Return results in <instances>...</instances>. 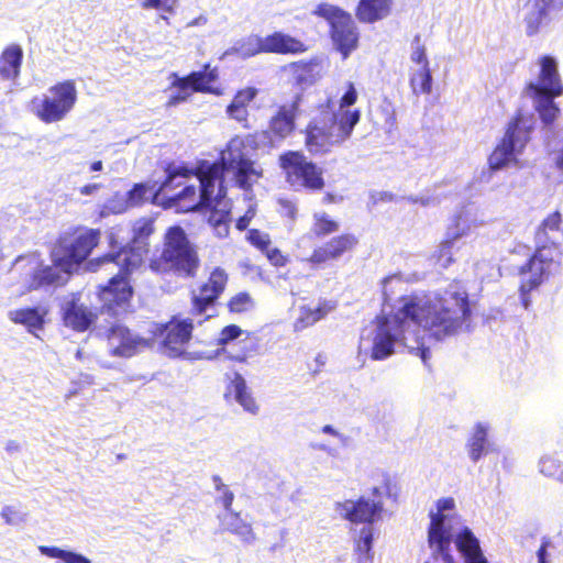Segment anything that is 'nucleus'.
Masks as SVG:
<instances>
[{
  "label": "nucleus",
  "mask_w": 563,
  "mask_h": 563,
  "mask_svg": "<svg viewBox=\"0 0 563 563\" xmlns=\"http://www.w3.org/2000/svg\"><path fill=\"white\" fill-rule=\"evenodd\" d=\"M251 148L241 137H233L221 152L220 162L210 163L202 161L198 165V178L200 194L197 195L196 186H186L181 197L186 200L183 208L192 209L198 205L212 206V212L208 217V224L216 236L227 238L231 222V202L225 198L223 187L224 173H231L239 187L247 189L260 177L250 157Z\"/></svg>",
  "instance_id": "obj_1"
},
{
  "label": "nucleus",
  "mask_w": 563,
  "mask_h": 563,
  "mask_svg": "<svg viewBox=\"0 0 563 563\" xmlns=\"http://www.w3.org/2000/svg\"><path fill=\"white\" fill-rule=\"evenodd\" d=\"M399 301L401 306L394 312L393 320L389 319V355L393 344L404 340L409 323L440 341L457 334L472 314L466 291L445 290L433 297L411 294L400 297Z\"/></svg>",
  "instance_id": "obj_2"
},
{
  "label": "nucleus",
  "mask_w": 563,
  "mask_h": 563,
  "mask_svg": "<svg viewBox=\"0 0 563 563\" xmlns=\"http://www.w3.org/2000/svg\"><path fill=\"white\" fill-rule=\"evenodd\" d=\"M99 231L89 229L77 233L71 240L63 239L52 251V265H44L37 253L19 256L12 266L21 275L27 290L59 287L69 278L73 269L84 262L98 244Z\"/></svg>",
  "instance_id": "obj_3"
},
{
  "label": "nucleus",
  "mask_w": 563,
  "mask_h": 563,
  "mask_svg": "<svg viewBox=\"0 0 563 563\" xmlns=\"http://www.w3.org/2000/svg\"><path fill=\"white\" fill-rule=\"evenodd\" d=\"M154 232L153 220L139 219L132 228V240L126 246H121L114 239V233L110 234V245L112 251L102 257V263L113 264L119 267L114 275L100 290V299L103 308L113 316L125 313L130 307L132 297V287L128 276L137 269L148 252V239Z\"/></svg>",
  "instance_id": "obj_4"
},
{
  "label": "nucleus",
  "mask_w": 563,
  "mask_h": 563,
  "mask_svg": "<svg viewBox=\"0 0 563 563\" xmlns=\"http://www.w3.org/2000/svg\"><path fill=\"white\" fill-rule=\"evenodd\" d=\"M562 222L561 213L548 214L536 230L537 247L530 258L519 267L522 277L519 285L520 299L527 309L530 305V292L539 288L560 269L561 252L559 244L550 240L549 232L559 231Z\"/></svg>",
  "instance_id": "obj_5"
},
{
  "label": "nucleus",
  "mask_w": 563,
  "mask_h": 563,
  "mask_svg": "<svg viewBox=\"0 0 563 563\" xmlns=\"http://www.w3.org/2000/svg\"><path fill=\"white\" fill-rule=\"evenodd\" d=\"M357 92L352 82L339 101L338 108L329 100L328 108L321 122H312L307 128L306 145L313 154L325 153L333 145H340L352 134L358 123L361 113L350 109L356 102Z\"/></svg>",
  "instance_id": "obj_6"
},
{
  "label": "nucleus",
  "mask_w": 563,
  "mask_h": 563,
  "mask_svg": "<svg viewBox=\"0 0 563 563\" xmlns=\"http://www.w3.org/2000/svg\"><path fill=\"white\" fill-rule=\"evenodd\" d=\"M383 503L369 497H360L357 500L346 499L335 504V512L352 523H364L355 537V552L357 563L369 559L374 538V522L380 517Z\"/></svg>",
  "instance_id": "obj_7"
},
{
  "label": "nucleus",
  "mask_w": 563,
  "mask_h": 563,
  "mask_svg": "<svg viewBox=\"0 0 563 563\" xmlns=\"http://www.w3.org/2000/svg\"><path fill=\"white\" fill-rule=\"evenodd\" d=\"M153 272L175 271L178 275L191 277L199 267V257L186 232L180 227H172L165 234V245L159 261H152Z\"/></svg>",
  "instance_id": "obj_8"
},
{
  "label": "nucleus",
  "mask_w": 563,
  "mask_h": 563,
  "mask_svg": "<svg viewBox=\"0 0 563 563\" xmlns=\"http://www.w3.org/2000/svg\"><path fill=\"white\" fill-rule=\"evenodd\" d=\"M533 130V119L522 112H517L508 122L505 134L489 155L492 169H500L508 165L515 155L522 152Z\"/></svg>",
  "instance_id": "obj_9"
},
{
  "label": "nucleus",
  "mask_w": 563,
  "mask_h": 563,
  "mask_svg": "<svg viewBox=\"0 0 563 563\" xmlns=\"http://www.w3.org/2000/svg\"><path fill=\"white\" fill-rule=\"evenodd\" d=\"M77 101L75 81L65 80L48 88L41 97L32 102L33 113L44 123H55L64 120L74 109Z\"/></svg>",
  "instance_id": "obj_10"
},
{
  "label": "nucleus",
  "mask_w": 563,
  "mask_h": 563,
  "mask_svg": "<svg viewBox=\"0 0 563 563\" xmlns=\"http://www.w3.org/2000/svg\"><path fill=\"white\" fill-rule=\"evenodd\" d=\"M437 510L430 511V523L428 527V544L433 558H441L444 563H456L452 553V543L459 534L453 533L452 528L446 523L445 510H453L455 501L452 497L440 498L435 503Z\"/></svg>",
  "instance_id": "obj_11"
},
{
  "label": "nucleus",
  "mask_w": 563,
  "mask_h": 563,
  "mask_svg": "<svg viewBox=\"0 0 563 563\" xmlns=\"http://www.w3.org/2000/svg\"><path fill=\"white\" fill-rule=\"evenodd\" d=\"M312 13L329 23L331 38L343 58H346L358 42V33L351 14L330 3L318 4Z\"/></svg>",
  "instance_id": "obj_12"
},
{
  "label": "nucleus",
  "mask_w": 563,
  "mask_h": 563,
  "mask_svg": "<svg viewBox=\"0 0 563 563\" xmlns=\"http://www.w3.org/2000/svg\"><path fill=\"white\" fill-rule=\"evenodd\" d=\"M280 165L287 174V180L296 189L320 190L324 186L322 172L299 152H288L280 156Z\"/></svg>",
  "instance_id": "obj_13"
},
{
  "label": "nucleus",
  "mask_w": 563,
  "mask_h": 563,
  "mask_svg": "<svg viewBox=\"0 0 563 563\" xmlns=\"http://www.w3.org/2000/svg\"><path fill=\"white\" fill-rule=\"evenodd\" d=\"M197 178H198V169L196 170L195 175H192V173L190 170H188L187 168L169 167L167 169V177H166L165 181L159 186V188L155 191V196H158L161 194H168L169 190L183 186V189L179 192H176V194L169 196L170 206L177 207L183 212L207 209L209 212V214H208V217H209L212 212V206L201 203L192 209H184L183 208V206L189 201V199L185 200L180 196L186 186L195 185L197 195L200 194L199 183L197 181Z\"/></svg>",
  "instance_id": "obj_14"
},
{
  "label": "nucleus",
  "mask_w": 563,
  "mask_h": 563,
  "mask_svg": "<svg viewBox=\"0 0 563 563\" xmlns=\"http://www.w3.org/2000/svg\"><path fill=\"white\" fill-rule=\"evenodd\" d=\"M358 354H369L373 360L387 357V316L384 311L365 325L361 332Z\"/></svg>",
  "instance_id": "obj_15"
},
{
  "label": "nucleus",
  "mask_w": 563,
  "mask_h": 563,
  "mask_svg": "<svg viewBox=\"0 0 563 563\" xmlns=\"http://www.w3.org/2000/svg\"><path fill=\"white\" fill-rule=\"evenodd\" d=\"M539 65L538 80L530 82L527 89L533 97H560L563 93V82L556 60L552 56L544 55L540 57Z\"/></svg>",
  "instance_id": "obj_16"
},
{
  "label": "nucleus",
  "mask_w": 563,
  "mask_h": 563,
  "mask_svg": "<svg viewBox=\"0 0 563 563\" xmlns=\"http://www.w3.org/2000/svg\"><path fill=\"white\" fill-rule=\"evenodd\" d=\"M228 282V275L221 268H216L209 277V280L199 288L198 294L192 296V312L205 314L211 318L214 312V302L222 294Z\"/></svg>",
  "instance_id": "obj_17"
},
{
  "label": "nucleus",
  "mask_w": 563,
  "mask_h": 563,
  "mask_svg": "<svg viewBox=\"0 0 563 563\" xmlns=\"http://www.w3.org/2000/svg\"><path fill=\"white\" fill-rule=\"evenodd\" d=\"M217 78V69H211L209 65H206L202 71H192L186 77H176L173 81V86L178 88L179 92L169 98L168 106H176L185 101L189 96V88L195 91L212 92L210 84Z\"/></svg>",
  "instance_id": "obj_18"
},
{
  "label": "nucleus",
  "mask_w": 563,
  "mask_h": 563,
  "mask_svg": "<svg viewBox=\"0 0 563 563\" xmlns=\"http://www.w3.org/2000/svg\"><path fill=\"white\" fill-rule=\"evenodd\" d=\"M194 328L192 320L185 319L181 321H172L164 325L162 334H164L163 347L164 352L170 357H178L185 353V344L191 338Z\"/></svg>",
  "instance_id": "obj_19"
},
{
  "label": "nucleus",
  "mask_w": 563,
  "mask_h": 563,
  "mask_svg": "<svg viewBox=\"0 0 563 563\" xmlns=\"http://www.w3.org/2000/svg\"><path fill=\"white\" fill-rule=\"evenodd\" d=\"M109 352L114 356L131 357L140 346L145 344V340L131 333V331L121 324H114L108 330L107 334Z\"/></svg>",
  "instance_id": "obj_20"
},
{
  "label": "nucleus",
  "mask_w": 563,
  "mask_h": 563,
  "mask_svg": "<svg viewBox=\"0 0 563 563\" xmlns=\"http://www.w3.org/2000/svg\"><path fill=\"white\" fill-rule=\"evenodd\" d=\"M62 312L65 325L79 332L86 331L96 319V314L80 303L79 296L75 294L64 299Z\"/></svg>",
  "instance_id": "obj_21"
},
{
  "label": "nucleus",
  "mask_w": 563,
  "mask_h": 563,
  "mask_svg": "<svg viewBox=\"0 0 563 563\" xmlns=\"http://www.w3.org/2000/svg\"><path fill=\"white\" fill-rule=\"evenodd\" d=\"M455 547L464 559V563H488L482 551L479 540L468 527L459 530Z\"/></svg>",
  "instance_id": "obj_22"
},
{
  "label": "nucleus",
  "mask_w": 563,
  "mask_h": 563,
  "mask_svg": "<svg viewBox=\"0 0 563 563\" xmlns=\"http://www.w3.org/2000/svg\"><path fill=\"white\" fill-rule=\"evenodd\" d=\"M230 383L227 386L225 398H233L245 411L256 415L258 406L247 388L246 382L240 373L228 376Z\"/></svg>",
  "instance_id": "obj_23"
},
{
  "label": "nucleus",
  "mask_w": 563,
  "mask_h": 563,
  "mask_svg": "<svg viewBox=\"0 0 563 563\" xmlns=\"http://www.w3.org/2000/svg\"><path fill=\"white\" fill-rule=\"evenodd\" d=\"M335 305L329 301L319 302L317 306L302 305L298 308V316L294 322V330L300 332L321 319H323L329 312L334 310Z\"/></svg>",
  "instance_id": "obj_24"
},
{
  "label": "nucleus",
  "mask_w": 563,
  "mask_h": 563,
  "mask_svg": "<svg viewBox=\"0 0 563 563\" xmlns=\"http://www.w3.org/2000/svg\"><path fill=\"white\" fill-rule=\"evenodd\" d=\"M297 111L298 100L280 107L276 115L271 119L269 130L277 139L284 140L291 134L295 129Z\"/></svg>",
  "instance_id": "obj_25"
},
{
  "label": "nucleus",
  "mask_w": 563,
  "mask_h": 563,
  "mask_svg": "<svg viewBox=\"0 0 563 563\" xmlns=\"http://www.w3.org/2000/svg\"><path fill=\"white\" fill-rule=\"evenodd\" d=\"M265 53L298 54L303 53L307 47L296 37L283 32H275L264 37Z\"/></svg>",
  "instance_id": "obj_26"
},
{
  "label": "nucleus",
  "mask_w": 563,
  "mask_h": 563,
  "mask_svg": "<svg viewBox=\"0 0 563 563\" xmlns=\"http://www.w3.org/2000/svg\"><path fill=\"white\" fill-rule=\"evenodd\" d=\"M356 240L353 235H341L332 239L324 246L314 250L310 261L316 264L324 263L339 257L344 251L354 246Z\"/></svg>",
  "instance_id": "obj_27"
},
{
  "label": "nucleus",
  "mask_w": 563,
  "mask_h": 563,
  "mask_svg": "<svg viewBox=\"0 0 563 563\" xmlns=\"http://www.w3.org/2000/svg\"><path fill=\"white\" fill-rule=\"evenodd\" d=\"M221 527L235 534L242 542L252 544L256 541V534L252 525L241 518L239 512L229 511L220 517Z\"/></svg>",
  "instance_id": "obj_28"
},
{
  "label": "nucleus",
  "mask_w": 563,
  "mask_h": 563,
  "mask_svg": "<svg viewBox=\"0 0 563 563\" xmlns=\"http://www.w3.org/2000/svg\"><path fill=\"white\" fill-rule=\"evenodd\" d=\"M46 310L40 307L13 309L8 312L10 321L24 325L30 333L43 329Z\"/></svg>",
  "instance_id": "obj_29"
},
{
  "label": "nucleus",
  "mask_w": 563,
  "mask_h": 563,
  "mask_svg": "<svg viewBox=\"0 0 563 563\" xmlns=\"http://www.w3.org/2000/svg\"><path fill=\"white\" fill-rule=\"evenodd\" d=\"M22 58L23 51L19 45L8 46L0 55V77L4 80L18 78Z\"/></svg>",
  "instance_id": "obj_30"
},
{
  "label": "nucleus",
  "mask_w": 563,
  "mask_h": 563,
  "mask_svg": "<svg viewBox=\"0 0 563 563\" xmlns=\"http://www.w3.org/2000/svg\"><path fill=\"white\" fill-rule=\"evenodd\" d=\"M260 53H265L264 37L251 34L234 43L227 54H236L242 58H249Z\"/></svg>",
  "instance_id": "obj_31"
},
{
  "label": "nucleus",
  "mask_w": 563,
  "mask_h": 563,
  "mask_svg": "<svg viewBox=\"0 0 563 563\" xmlns=\"http://www.w3.org/2000/svg\"><path fill=\"white\" fill-rule=\"evenodd\" d=\"M387 9V0H361L356 15L362 22H374L380 19Z\"/></svg>",
  "instance_id": "obj_32"
},
{
  "label": "nucleus",
  "mask_w": 563,
  "mask_h": 563,
  "mask_svg": "<svg viewBox=\"0 0 563 563\" xmlns=\"http://www.w3.org/2000/svg\"><path fill=\"white\" fill-rule=\"evenodd\" d=\"M318 66V63L310 60L292 63L289 68L298 84L310 85L316 80Z\"/></svg>",
  "instance_id": "obj_33"
},
{
  "label": "nucleus",
  "mask_w": 563,
  "mask_h": 563,
  "mask_svg": "<svg viewBox=\"0 0 563 563\" xmlns=\"http://www.w3.org/2000/svg\"><path fill=\"white\" fill-rule=\"evenodd\" d=\"M43 555L54 559H60L64 563H92L91 560L80 553L59 549L57 547H38Z\"/></svg>",
  "instance_id": "obj_34"
},
{
  "label": "nucleus",
  "mask_w": 563,
  "mask_h": 563,
  "mask_svg": "<svg viewBox=\"0 0 563 563\" xmlns=\"http://www.w3.org/2000/svg\"><path fill=\"white\" fill-rule=\"evenodd\" d=\"M538 101L536 110L538 111L541 121L545 125H551L558 119L560 109L555 104L554 99L550 97H534Z\"/></svg>",
  "instance_id": "obj_35"
},
{
  "label": "nucleus",
  "mask_w": 563,
  "mask_h": 563,
  "mask_svg": "<svg viewBox=\"0 0 563 563\" xmlns=\"http://www.w3.org/2000/svg\"><path fill=\"white\" fill-rule=\"evenodd\" d=\"M410 86L416 95H428L432 88V75L429 67H421L410 77Z\"/></svg>",
  "instance_id": "obj_36"
},
{
  "label": "nucleus",
  "mask_w": 563,
  "mask_h": 563,
  "mask_svg": "<svg viewBox=\"0 0 563 563\" xmlns=\"http://www.w3.org/2000/svg\"><path fill=\"white\" fill-rule=\"evenodd\" d=\"M487 441V430L482 424H477L475 427L474 433L472 438L468 441L467 448H468V454L470 457L477 462L485 450V444Z\"/></svg>",
  "instance_id": "obj_37"
},
{
  "label": "nucleus",
  "mask_w": 563,
  "mask_h": 563,
  "mask_svg": "<svg viewBox=\"0 0 563 563\" xmlns=\"http://www.w3.org/2000/svg\"><path fill=\"white\" fill-rule=\"evenodd\" d=\"M548 18V13L532 4L531 10L525 15L523 19L527 35L531 37L539 34L542 26L547 23Z\"/></svg>",
  "instance_id": "obj_38"
},
{
  "label": "nucleus",
  "mask_w": 563,
  "mask_h": 563,
  "mask_svg": "<svg viewBox=\"0 0 563 563\" xmlns=\"http://www.w3.org/2000/svg\"><path fill=\"white\" fill-rule=\"evenodd\" d=\"M212 482L214 484V488L218 492V496L216 501L223 506L225 512L233 511L231 509L232 503L234 500V494L230 490V488L222 483L219 475L212 476Z\"/></svg>",
  "instance_id": "obj_39"
},
{
  "label": "nucleus",
  "mask_w": 563,
  "mask_h": 563,
  "mask_svg": "<svg viewBox=\"0 0 563 563\" xmlns=\"http://www.w3.org/2000/svg\"><path fill=\"white\" fill-rule=\"evenodd\" d=\"M540 472L548 477H555L560 482V474L563 472L559 460L552 456H544L539 462Z\"/></svg>",
  "instance_id": "obj_40"
},
{
  "label": "nucleus",
  "mask_w": 563,
  "mask_h": 563,
  "mask_svg": "<svg viewBox=\"0 0 563 563\" xmlns=\"http://www.w3.org/2000/svg\"><path fill=\"white\" fill-rule=\"evenodd\" d=\"M228 307L231 312L240 313L251 310L254 307V302L249 294L240 292L231 298Z\"/></svg>",
  "instance_id": "obj_41"
},
{
  "label": "nucleus",
  "mask_w": 563,
  "mask_h": 563,
  "mask_svg": "<svg viewBox=\"0 0 563 563\" xmlns=\"http://www.w3.org/2000/svg\"><path fill=\"white\" fill-rule=\"evenodd\" d=\"M460 234H454L450 238L444 239L439 245L438 258L442 261L443 267L451 265L454 260L452 257V249Z\"/></svg>",
  "instance_id": "obj_42"
},
{
  "label": "nucleus",
  "mask_w": 563,
  "mask_h": 563,
  "mask_svg": "<svg viewBox=\"0 0 563 563\" xmlns=\"http://www.w3.org/2000/svg\"><path fill=\"white\" fill-rule=\"evenodd\" d=\"M1 517L8 525L18 526L26 521V512L18 506H4L1 510Z\"/></svg>",
  "instance_id": "obj_43"
},
{
  "label": "nucleus",
  "mask_w": 563,
  "mask_h": 563,
  "mask_svg": "<svg viewBox=\"0 0 563 563\" xmlns=\"http://www.w3.org/2000/svg\"><path fill=\"white\" fill-rule=\"evenodd\" d=\"M338 230L336 222L330 220L325 214H316L314 233L317 235H325Z\"/></svg>",
  "instance_id": "obj_44"
},
{
  "label": "nucleus",
  "mask_w": 563,
  "mask_h": 563,
  "mask_svg": "<svg viewBox=\"0 0 563 563\" xmlns=\"http://www.w3.org/2000/svg\"><path fill=\"white\" fill-rule=\"evenodd\" d=\"M153 188H150L145 184H136L134 187L128 192V202L131 206H136L141 203L143 200H147L148 197L146 194L152 190Z\"/></svg>",
  "instance_id": "obj_45"
},
{
  "label": "nucleus",
  "mask_w": 563,
  "mask_h": 563,
  "mask_svg": "<svg viewBox=\"0 0 563 563\" xmlns=\"http://www.w3.org/2000/svg\"><path fill=\"white\" fill-rule=\"evenodd\" d=\"M257 89L245 88L236 92L230 104L247 108V104L256 97Z\"/></svg>",
  "instance_id": "obj_46"
},
{
  "label": "nucleus",
  "mask_w": 563,
  "mask_h": 563,
  "mask_svg": "<svg viewBox=\"0 0 563 563\" xmlns=\"http://www.w3.org/2000/svg\"><path fill=\"white\" fill-rule=\"evenodd\" d=\"M247 240L261 251L267 250L271 245L268 234L262 233L258 230H250L247 233Z\"/></svg>",
  "instance_id": "obj_47"
},
{
  "label": "nucleus",
  "mask_w": 563,
  "mask_h": 563,
  "mask_svg": "<svg viewBox=\"0 0 563 563\" xmlns=\"http://www.w3.org/2000/svg\"><path fill=\"white\" fill-rule=\"evenodd\" d=\"M531 3L549 15L562 10L563 8V0H531Z\"/></svg>",
  "instance_id": "obj_48"
},
{
  "label": "nucleus",
  "mask_w": 563,
  "mask_h": 563,
  "mask_svg": "<svg viewBox=\"0 0 563 563\" xmlns=\"http://www.w3.org/2000/svg\"><path fill=\"white\" fill-rule=\"evenodd\" d=\"M176 0H142L143 9H157L165 12H172Z\"/></svg>",
  "instance_id": "obj_49"
},
{
  "label": "nucleus",
  "mask_w": 563,
  "mask_h": 563,
  "mask_svg": "<svg viewBox=\"0 0 563 563\" xmlns=\"http://www.w3.org/2000/svg\"><path fill=\"white\" fill-rule=\"evenodd\" d=\"M416 43L418 44L411 54V59L416 64H419L421 67H429V60L426 54V48L423 45L419 44L420 37L416 36Z\"/></svg>",
  "instance_id": "obj_50"
},
{
  "label": "nucleus",
  "mask_w": 563,
  "mask_h": 563,
  "mask_svg": "<svg viewBox=\"0 0 563 563\" xmlns=\"http://www.w3.org/2000/svg\"><path fill=\"white\" fill-rule=\"evenodd\" d=\"M241 333H242V330L238 325H235V324L228 325L221 331L220 338H219V343L222 345L227 344L230 341L236 339Z\"/></svg>",
  "instance_id": "obj_51"
},
{
  "label": "nucleus",
  "mask_w": 563,
  "mask_h": 563,
  "mask_svg": "<svg viewBox=\"0 0 563 563\" xmlns=\"http://www.w3.org/2000/svg\"><path fill=\"white\" fill-rule=\"evenodd\" d=\"M227 113L231 119H234L238 122L245 123L247 121V108L229 104Z\"/></svg>",
  "instance_id": "obj_52"
},
{
  "label": "nucleus",
  "mask_w": 563,
  "mask_h": 563,
  "mask_svg": "<svg viewBox=\"0 0 563 563\" xmlns=\"http://www.w3.org/2000/svg\"><path fill=\"white\" fill-rule=\"evenodd\" d=\"M267 258L275 266H284L286 263L285 256L280 253L278 249H267L265 250Z\"/></svg>",
  "instance_id": "obj_53"
},
{
  "label": "nucleus",
  "mask_w": 563,
  "mask_h": 563,
  "mask_svg": "<svg viewBox=\"0 0 563 563\" xmlns=\"http://www.w3.org/2000/svg\"><path fill=\"white\" fill-rule=\"evenodd\" d=\"M551 545V540L549 538H543L540 544V548L537 551L538 563H548L547 554L548 549Z\"/></svg>",
  "instance_id": "obj_54"
},
{
  "label": "nucleus",
  "mask_w": 563,
  "mask_h": 563,
  "mask_svg": "<svg viewBox=\"0 0 563 563\" xmlns=\"http://www.w3.org/2000/svg\"><path fill=\"white\" fill-rule=\"evenodd\" d=\"M322 432L325 433V434H330L332 437H335L339 439V441L341 442L342 445H346L347 442H349V437L339 432L338 430H335L332 426L330 424H325L322 427Z\"/></svg>",
  "instance_id": "obj_55"
},
{
  "label": "nucleus",
  "mask_w": 563,
  "mask_h": 563,
  "mask_svg": "<svg viewBox=\"0 0 563 563\" xmlns=\"http://www.w3.org/2000/svg\"><path fill=\"white\" fill-rule=\"evenodd\" d=\"M101 185L99 184H88L79 188V192L84 196H91L95 195L99 189Z\"/></svg>",
  "instance_id": "obj_56"
},
{
  "label": "nucleus",
  "mask_w": 563,
  "mask_h": 563,
  "mask_svg": "<svg viewBox=\"0 0 563 563\" xmlns=\"http://www.w3.org/2000/svg\"><path fill=\"white\" fill-rule=\"evenodd\" d=\"M253 214H254V212L249 210L246 212V214H244L243 217L239 218L238 221H236V228L240 231L245 230L247 228L250 219L253 217Z\"/></svg>",
  "instance_id": "obj_57"
},
{
  "label": "nucleus",
  "mask_w": 563,
  "mask_h": 563,
  "mask_svg": "<svg viewBox=\"0 0 563 563\" xmlns=\"http://www.w3.org/2000/svg\"><path fill=\"white\" fill-rule=\"evenodd\" d=\"M20 450H21L20 443L14 441V440H10L5 444V451L9 454H13V453L20 452Z\"/></svg>",
  "instance_id": "obj_58"
},
{
  "label": "nucleus",
  "mask_w": 563,
  "mask_h": 563,
  "mask_svg": "<svg viewBox=\"0 0 563 563\" xmlns=\"http://www.w3.org/2000/svg\"><path fill=\"white\" fill-rule=\"evenodd\" d=\"M124 210V206L123 205H120V207H111L110 205H106L104 206V209L101 211V214L104 216L106 213L108 212H113V213H120Z\"/></svg>",
  "instance_id": "obj_59"
},
{
  "label": "nucleus",
  "mask_w": 563,
  "mask_h": 563,
  "mask_svg": "<svg viewBox=\"0 0 563 563\" xmlns=\"http://www.w3.org/2000/svg\"><path fill=\"white\" fill-rule=\"evenodd\" d=\"M102 167H103L102 162H101V161H97V162H93V163L90 165L89 169H90L91 172H100V170H102Z\"/></svg>",
  "instance_id": "obj_60"
},
{
  "label": "nucleus",
  "mask_w": 563,
  "mask_h": 563,
  "mask_svg": "<svg viewBox=\"0 0 563 563\" xmlns=\"http://www.w3.org/2000/svg\"><path fill=\"white\" fill-rule=\"evenodd\" d=\"M319 450L324 451V452H327L330 455H334L335 454V450L330 448V446H328V445H325V444L319 445Z\"/></svg>",
  "instance_id": "obj_61"
},
{
  "label": "nucleus",
  "mask_w": 563,
  "mask_h": 563,
  "mask_svg": "<svg viewBox=\"0 0 563 563\" xmlns=\"http://www.w3.org/2000/svg\"><path fill=\"white\" fill-rule=\"evenodd\" d=\"M384 197H385L384 192H378V194H372L371 195V199L373 200L374 203H376L378 200H384Z\"/></svg>",
  "instance_id": "obj_62"
},
{
  "label": "nucleus",
  "mask_w": 563,
  "mask_h": 563,
  "mask_svg": "<svg viewBox=\"0 0 563 563\" xmlns=\"http://www.w3.org/2000/svg\"><path fill=\"white\" fill-rule=\"evenodd\" d=\"M558 166L560 169L563 170V151H562V154L560 155L559 159H558Z\"/></svg>",
  "instance_id": "obj_63"
},
{
  "label": "nucleus",
  "mask_w": 563,
  "mask_h": 563,
  "mask_svg": "<svg viewBox=\"0 0 563 563\" xmlns=\"http://www.w3.org/2000/svg\"><path fill=\"white\" fill-rule=\"evenodd\" d=\"M383 300L384 302L387 300V292L385 290H383Z\"/></svg>",
  "instance_id": "obj_64"
}]
</instances>
